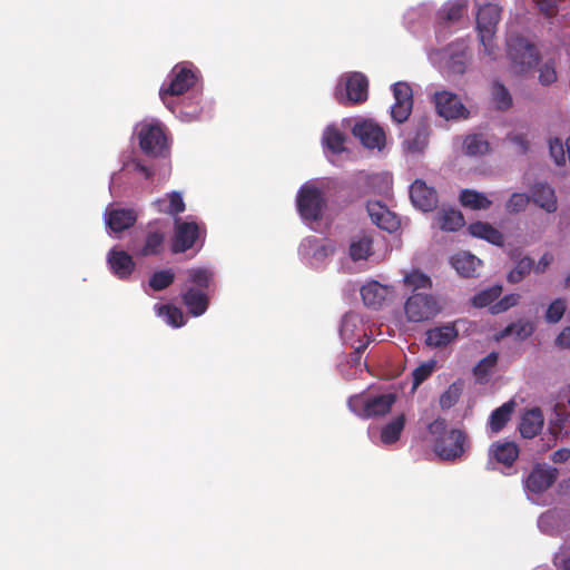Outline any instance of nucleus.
<instances>
[{
    "label": "nucleus",
    "mask_w": 570,
    "mask_h": 570,
    "mask_svg": "<svg viewBox=\"0 0 570 570\" xmlns=\"http://www.w3.org/2000/svg\"><path fill=\"white\" fill-rule=\"evenodd\" d=\"M570 458V450L569 449H559L556 451L552 455L553 462H566Z\"/></svg>",
    "instance_id": "64"
},
{
    "label": "nucleus",
    "mask_w": 570,
    "mask_h": 570,
    "mask_svg": "<svg viewBox=\"0 0 570 570\" xmlns=\"http://www.w3.org/2000/svg\"><path fill=\"white\" fill-rule=\"evenodd\" d=\"M470 448L469 436L461 429H451L446 434L438 436L434 442V452L445 461L460 460Z\"/></svg>",
    "instance_id": "3"
},
{
    "label": "nucleus",
    "mask_w": 570,
    "mask_h": 570,
    "mask_svg": "<svg viewBox=\"0 0 570 570\" xmlns=\"http://www.w3.org/2000/svg\"><path fill=\"white\" fill-rule=\"evenodd\" d=\"M530 203V196L525 193H513L505 203V210L509 214L523 212Z\"/></svg>",
    "instance_id": "48"
},
{
    "label": "nucleus",
    "mask_w": 570,
    "mask_h": 570,
    "mask_svg": "<svg viewBox=\"0 0 570 570\" xmlns=\"http://www.w3.org/2000/svg\"><path fill=\"white\" fill-rule=\"evenodd\" d=\"M452 266L463 277H474L482 262L474 255L462 252L451 259Z\"/></svg>",
    "instance_id": "26"
},
{
    "label": "nucleus",
    "mask_w": 570,
    "mask_h": 570,
    "mask_svg": "<svg viewBox=\"0 0 570 570\" xmlns=\"http://www.w3.org/2000/svg\"><path fill=\"white\" fill-rule=\"evenodd\" d=\"M170 82L168 87L160 88L159 95L163 102L171 109L170 97L180 96L196 85L197 73L191 65L178 63L170 73Z\"/></svg>",
    "instance_id": "4"
},
{
    "label": "nucleus",
    "mask_w": 570,
    "mask_h": 570,
    "mask_svg": "<svg viewBox=\"0 0 570 570\" xmlns=\"http://www.w3.org/2000/svg\"><path fill=\"white\" fill-rule=\"evenodd\" d=\"M436 223L442 230L456 232L464 226L462 213L454 208H442L436 215Z\"/></svg>",
    "instance_id": "28"
},
{
    "label": "nucleus",
    "mask_w": 570,
    "mask_h": 570,
    "mask_svg": "<svg viewBox=\"0 0 570 570\" xmlns=\"http://www.w3.org/2000/svg\"><path fill=\"white\" fill-rule=\"evenodd\" d=\"M535 327L532 322L525 320H519L514 323L509 324L501 333L502 336L515 335L520 340L530 337Z\"/></svg>",
    "instance_id": "37"
},
{
    "label": "nucleus",
    "mask_w": 570,
    "mask_h": 570,
    "mask_svg": "<svg viewBox=\"0 0 570 570\" xmlns=\"http://www.w3.org/2000/svg\"><path fill=\"white\" fill-rule=\"evenodd\" d=\"M445 429H446V421H445V419H442V417H438L436 420H434L433 422H431L428 425V431L432 435L442 436V435L446 434Z\"/></svg>",
    "instance_id": "58"
},
{
    "label": "nucleus",
    "mask_w": 570,
    "mask_h": 570,
    "mask_svg": "<svg viewBox=\"0 0 570 570\" xmlns=\"http://www.w3.org/2000/svg\"><path fill=\"white\" fill-rule=\"evenodd\" d=\"M519 294H509L503 296L500 301L491 305L490 309L492 314H500L508 311L510 307L515 306L519 303Z\"/></svg>",
    "instance_id": "52"
},
{
    "label": "nucleus",
    "mask_w": 570,
    "mask_h": 570,
    "mask_svg": "<svg viewBox=\"0 0 570 570\" xmlns=\"http://www.w3.org/2000/svg\"><path fill=\"white\" fill-rule=\"evenodd\" d=\"M556 345L561 348L570 347V327H564L556 338Z\"/></svg>",
    "instance_id": "60"
},
{
    "label": "nucleus",
    "mask_w": 570,
    "mask_h": 570,
    "mask_svg": "<svg viewBox=\"0 0 570 570\" xmlns=\"http://www.w3.org/2000/svg\"><path fill=\"white\" fill-rule=\"evenodd\" d=\"M175 279V274L171 269H161L155 272L149 278V286L154 291H163L169 287Z\"/></svg>",
    "instance_id": "45"
},
{
    "label": "nucleus",
    "mask_w": 570,
    "mask_h": 570,
    "mask_svg": "<svg viewBox=\"0 0 570 570\" xmlns=\"http://www.w3.org/2000/svg\"><path fill=\"white\" fill-rule=\"evenodd\" d=\"M468 229H469V233L474 237L485 239L489 243L497 245V246L503 245V242H504L503 234L499 229H497L492 225H490L489 223H484V222L472 223V224H470Z\"/></svg>",
    "instance_id": "27"
},
{
    "label": "nucleus",
    "mask_w": 570,
    "mask_h": 570,
    "mask_svg": "<svg viewBox=\"0 0 570 570\" xmlns=\"http://www.w3.org/2000/svg\"><path fill=\"white\" fill-rule=\"evenodd\" d=\"M433 101L438 114L446 120L465 118L469 115L461 99L453 92L445 90L435 92Z\"/></svg>",
    "instance_id": "13"
},
{
    "label": "nucleus",
    "mask_w": 570,
    "mask_h": 570,
    "mask_svg": "<svg viewBox=\"0 0 570 570\" xmlns=\"http://www.w3.org/2000/svg\"><path fill=\"white\" fill-rule=\"evenodd\" d=\"M511 141L514 142L520 148V153L525 154L528 151L529 142L522 135L512 136Z\"/></svg>",
    "instance_id": "63"
},
{
    "label": "nucleus",
    "mask_w": 570,
    "mask_h": 570,
    "mask_svg": "<svg viewBox=\"0 0 570 570\" xmlns=\"http://www.w3.org/2000/svg\"><path fill=\"white\" fill-rule=\"evenodd\" d=\"M550 155L558 166L566 163V150L560 139L554 138L549 141Z\"/></svg>",
    "instance_id": "54"
},
{
    "label": "nucleus",
    "mask_w": 570,
    "mask_h": 570,
    "mask_svg": "<svg viewBox=\"0 0 570 570\" xmlns=\"http://www.w3.org/2000/svg\"><path fill=\"white\" fill-rule=\"evenodd\" d=\"M556 80H557V73H556L553 66H551L549 63H544L540 69L539 81L542 85L548 86V85H551L552 82H554Z\"/></svg>",
    "instance_id": "56"
},
{
    "label": "nucleus",
    "mask_w": 570,
    "mask_h": 570,
    "mask_svg": "<svg viewBox=\"0 0 570 570\" xmlns=\"http://www.w3.org/2000/svg\"><path fill=\"white\" fill-rule=\"evenodd\" d=\"M367 346L366 343H362L357 347H355V351L351 353L350 355H343L342 360L337 364V370L341 373V375L346 380H352L357 376L360 372H362V366H366L365 364H362L361 357L362 353Z\"/></svg>",
    "instance_id": "18"
},
{
    "label": "nucleus",
    "mask_w": 570,
    "mask_h": 570,
    "mask_svg": "<svg viewBox=\"0 0 570 570\" xmlns=\"http://www.w3.org/2000/svg\"><path fill=\"white\" fill-rule=\"evenodd\" d=\"M324 145L334 154L344 151L345 135L336 127L330 126L323 134Z\"/></svg>",
    "instance_id": "35"
},
{
    "label": "nucleus",
    "mask_w": 570,
    "mask_h": 570,
    "mask_svg": "<svg viewBox=\"0 0 570 570\" xmlns=\"http://www.w3.org/2000/svg\"><path fill=\"white\" fill-rule=\"evenodd\" d=\"M137 214L134 209L116 208L107 214V225L114 233H121L135 225Z\"/></svg>",
    "instance_id": "23"
},
{
    "label": "nucleus",
    "mask_w": 570,
    "mask_h": 570,
    "mask_svg": "<svg viewBox=\"0 0 570 570\" xmlns=\"http://www.w3.org/2000/svg\"><path fill=\"white\" fill-rule=\"evenodd\" d=\"M188 282L197 286V289H208L214 281V273L205 267L190 268L187 271Z\"/></svg>",
    "instance_id": "36"
},
{
    "label": "nucleus",
    "mask_w": 570,
    "mask_h": 570,
    "mask_svg": "<svg viewBox=\"0 0 570 570\" xmlns=\"http://www.w3.org/2000/svg\"><path fill=\"white\" fill-rule=\"evenodd\" d=\"M508 56L519 73L535 67L540 59L535 46L522 37H512L508 40Z\"/></svg>",
    "instance_id": "6"
},
{
    "label": "nucleus",
    "mask_w": 570,
    "mask_h": 570,
    "mask_svg": "<svg viewBox=\"0 0 570 570\" xmlns=\"http://www.w3.org/2000/svg\"><path fill=\"white\" fill-rule=\"evenodd\" d=\"M514 407L515 402L509 401L491 413L488 425L492 433H499L507 425L511 420Z\"/></svg>",
    "instance_id": "29"
},
{
    "label": "nucleus",
    "mask_w": 570,
    "mask_h": 570,
    "mask_svg": "<svg viewBox=\"0 0 570 570\" xmlns=\"http://www.w3.org/2000/svg\"><path fill=\"white\" fill-rule=\"evenodd\" d=\"M492 99L499 110H508L512 106V97L500 81H495L492 86Z\"/></svg>",
    "instance_id": "40"
},
{
    "label": "nucleus",
    "mask_w": 570,
    "mask_h": 570,
    "mask_svg": "<svg viewBox=\"0 0 570 570\" xmlns=\"http://www.w3.org/2000/svg\"><path fill=\"white\" fill-rule=\"evenodd\" d=\"M167 199H168V206L161 207L160 213L167 214L170 216H177L180 213L185 212L186 206H185V203H184V199H183L180 193L171 191V193L167 194Z\"/></svg>",
    "instance_id": "47"
},
{
    "label": "nucleus",
    "mask_w": 570,
    "mask_h": 570,
    "mask_svg": "<svg viewBox=\"0 0 570 570\" xmlns=\"http://www.w3.org/2000/svg\"><path fill=\"white\" fill-rule=\"evenodd\" d=\"M200 236V229L195 222H181L175 218V230L171 238L170 249L174 254L185 253L193 248Z\"/></svg>",
    "instance_id": "9"
},
{
    "label": "nucleus",
    "mask_w": 570,
    "mask_h": 570,
    "mask_svg": "<svg viewBox=\"0 0 570 570\" xmlns=\"http://www.w3.org/2000/svg\"><path fill=\"white\" fill-rule=\"evenodd\" d=\"M165 242V233L157 230H149L146 235L145 244L139 254L141 256L159 255L163 252Z\"/></svg>",
    "instance_id": "33"
},
{
    "label": "nucleus",
    "mask_w": 570,
    "mask_h": 570,
    "mask_svg": "<svg viewBox=\"0 0 570 570\" xmlns=\"http://www.w3.org/2000/svg\"><path fill=\"white\" fill-rule=\"evenodd\" d=\"M395 102L413 105V92L409 83L400 81L393 85Z\"/></svg>",
    "instance_id": "51"
},
{
    "label": "nucleus",
    "mask_w": 570,
    "mask_h": 570,
    "mask_svg": "<svg viewBox=\"0 0 570 570\" xmlns=\"http://www.w3.org/2000/svg\"><path fill=\"white\" fill-rule=\"evenodd\" d=\"M346 95L340 96L338 90L336 91V98L344 105H358L367 100L368 98V80L361 72H353L346 77L345 80Z\"/></svg>",
    "instance_id": "10"
},
{
    "label": "nucleus",
    "mask_w": 570,
    "mask_h": 570,
    "mask_svg": "<svg viewBox=\"0 0 570 570\" xmlns=\"http://www.w3.org/2000/svg\"><path fill=\"white\" fill-rule=\"evenodd\" d=\"M158 315L165 317L166 323L180 327L185 324V317L180 308L171 305H161L158 308Z\"/></svg>",
    "instance_id": "44"
},
{
    "label": "nucleus",
    "mask_w": 570,
    "mask_h": 570,
    "mask_svg": "<svg viewBox=\"0 0 570 570\" xmlns=\"http://www.w3.org/2000/svg\"><path fill=\"white\" fill-rule=\"evenodd\" d=\"M390 294V288L376 281L370 282L361 288V296L364 304L374 309L380 308Z\"/></svg>",
    "instance_id": "20"
},
{
    "label": "nucleus",
    "mask_w": 570,
    "mask_h": 570,
    "mask_svg": "<svg viewBox=\"0 0 570 570\" xmlns=\"http://www.w3.org/2000/svg\"><path fill=\"white\" fill-rule=\"evenodd\" d=\"M180 115H181V118L186 121H193V120H196L198 119L199 115H200V108L198 107H195L194 110L191 111H188L186 110V107H183V109L180 110Z\"/></svg>",
    "instance_id": "62"
},
{
    "label": "nucleus",
    "mask_w": 570,
    "mask_h": 570,
    "mask_svg": "<svg viewBox=\"0 0 570 570\" xmlns=\"http://www.w3.org/2000/svg\"><path fill=\"white\" fill-rule=\"evenodd\" d=\"M558 475V469L549 465L535 464L524 480V487L531 493L541 494L556 482Z\"/></svg>",
    "instance_id": "11"
},
{
    "label": "nucleus",
    "mask_w": 570,
    "mask_h": 570,
    "mask_svg": "<svg viewBox=\"0 0 570 570\" xmlns=\"http://www.w3.org/2000/svg\"><path fill=\"white\" fill-rule=\"evenodd\" d=\"M459 200L463 207L472 210L489 209L492 205L485 194L468 188L461 190Z\"/></svg>",
    "instance_id": "30"
},
{
    "label": "nucleus",
    "mask_w": 570,
    "mask_h": 570,
    "mask_svg": "<svg viewBox=\"0 0 570 570\" xmlns=\"http://www.w3.org/2000/svg\"><path fill=\"white\" fill-rule=\"evenodd\" d=\"M404 283L413 288V293H416L419 289H429L432 287L431 278L420 271H413L406 274Z\"/></svg>",
    "instance_id": "43"
},
{
    "label": "nucleus",
    "mask_w": 570,
    "mask_h": 570,
    "mask_svg": "<svg viewBox=\"0 0 570 570\" xmlns=\"http://www.w3.org/2000/svg\"><path fill=\"white\" fill-rule=\"evenodd\" d=\"M108 264L119 278H128L135 269L132 257L125 250L111 249L108 253Z\"/></svg>",
    "instance_id": "21"
},
{
    "label": "nucleus",
    "mask_w": 570,
    "mask_h": 570,
    "mask_svg": "<svg viewBox=\"0 0 570 570\" xmlns=\"http://www.w3.org/2000/svg\"><path fill=\"white\" fill-rule=\"evenodd\" d=\"M501 11L502 8L499 4L485 3L476 12V29L480 41L489 55L492 53V39L501 19Z\"/></svg>",
    "instance_id": "7"
},
{
    "label": "nucleus",
    "mask_w": 570,
    "mask_h": 570,
    "mask_svg": "<svg viewBox=\"0 0 570 570\" xmlns=\"http://www.w3.org/2000/svg\"><path fill=\"white\" fill-rule=\"evenodd\" d=\"M567 301L564 298L559 297L553 299L546 311L544 320L550 324L560 322L567 312Z\"/></svg>",
    "instance_id": "41"
},
{
    "label": "nucleus",
    "mask_w": 570,
    "mask_h": 570,
    "mask_svg": "<svg viewBox=\"0 0 570 570\" xmlns=\"http://www.w3.org/2000/svg\"><path fill=\"white\" fill-rule=\"evenodd\" d=\"M499 355L495 352H491L485 357L480 360L473 368V374L478 382L482 383L488 381L489 375L494 370L498 363Z\"/></svg>",
    "instance_id": "34"
},
{
    "label": "nucleus",
    "mask_w": 570,
    "mask_h": 570,
    "mask_svg": "<svg viewBox=\"0 0 570 570\" xmlns=\"http://www.w3.org/2000/svg\"><path fill=\"white\" fill-rule=\"evenodd\" d=\"M539 7L540 11L547 17L551 18L557 13L558 0H533Z\"/></svg>",
    "instance_id": "57"
},
{
    "label": "nucleus",
    "mask_w": 570,
    "mask_h": 570,
    "mask_svg": "<svg viewBox=\"0 0 570 570\" xmlns=\"http://www.w3.org/2000/svg\"><path fill=\"white\" fill-rule=\"evenodd\" d=\"M410 198L412 204L422 212H432L439 203L435 188L428 186L422 179H416L412 183Z\"/></svg>",
    "instance_id": "15"
},
{
    "label": "nucleus",
    "mask_w": 570,
    "mask_h": 570,
    "mask_svg": "<svg viewBox=\"0 0 570 570\" xmlns=\"http://www.w3.org/2000/svg\"><path fill=\"white\" fill-rule=\"evenodd\" d=\"M366 210L373 224L389 233L396 232L401 225L400 218L384 204L377 200H370Z\"/></svg>",
    "instance_id": "14"
},
{
    "label": "nucleus",
    "mask_w": 570,
    "mask_h": 570,
    "mask_svg": "<svg viewBox=\"0 0 570 570\" xmlns=\"http://www.w3.org/2000/svg\"><path fill=\"white\" fill-rule=\"evenodd\" d=\"M543 423L542 411L539 407H534L522 415L519 431L524 439H533L541 432Z\"/></svg>",
    "instance_id": "22"
},
{
    "label": "nucleus",
    "mask_w": 570,
    "mask_h": 570,
    "mask_svg": "<svg viewBox=\"0 0 570 570\" xmlns=\"http://www.w3.org/2000/svg\"><path fill=\"white\" fill-rule=\"evenodd\" d=\"M372 240L368 237H361L350 245V256L353 261L366 259L371 254Z\"/></svg>",
    "instance_id": "42"
},
{
    "label": "nucleus",
    "mask_w": 570,
    "mask_h": 570,
    "mask_svg": "<svg viewBox=\"0 0 570 570\" xmlns=\"http://www.w3.org/2000/svg\"><path fill=\"white\" fill-rule=\"evenodd\" d=\"M405 316L410 322H424L435 317L441 312L436 298L425 292L412 293L404 303Z\"/></svg>",
    "instance_id": "5"
},
{
    "label": "nucleus",
    "mask_w": 570,
    "mask_h": 570,
    "mask_svg": "<svg viewBox=\"0 0 570 570\" xmlns=\"http://www.w3.org/2000/svg\"><path fill=\"white\" fill-rule=\"evenodd\" d=\"M519 453V446L513 441H497L489 448V458L505 468H511L514 464Z\"/></svg>",
    "instance_id": "16"
},
{
    "label": "nucleus",
    "mask_w": 570,
    "mask_h": 570,
    "mask_svg": "<svg viewBox=\"0 0 570 570\" xmlns=\"http://www.w3.org/2000/svg\"><path fill=\"white\" fill-rule=\"evenodd\" d=\"M532 267L533 261L530 257H523L508 274V281L512 284L521 282L531 272Z\"/></svg>",
    "instance_id": "46"
},
{
    "label": "nucleus",
    "mask_w": 570,
    "mask_h": 570,
    "mask_svg": "<svg viewBox=\"0 0 570 570\" xmlns=\"http://www.w3.org/2000/svg\"><path fill=\"white\" fill-rule=\"evenodd\" d=\"M530 200L547 213H554L558 208L554 189L546 184H534L530 190Z\"/></svg>",
    "instance_id": "17"
},
{
    "label": "nucleus",
    "mask_w": 570,
    "mask_h": 570,
    "mask_svg": "<svg viewBox=\"0 0 570 570\" xmlns=\"http://www.w3.org/2000/svg\"><path fill=\"white\" fill-rule=\"evenodd\" d=\"M413 105L394 102L391 108L392 119L399 124L406 121L412 112Z\"/></svg>",
    "instance_id": "53"
},
{
    "label": "nucleus",
    "mask_w": 570,
    "mask_h": 570,
    "mask_svg": "<svg viewBox=\"0 0 570 570\" xmlns=\"http://www.w3.org/2000/svg\"><path fill=\"white\" fill-rule=\"evenodd\" d=\"M340 335L344 342L365 336V327L362 318L355 313H346L341 321Z\"/></svg>",
    "instance_id": "24"
},
{
    "label": "nucleus",
    "mask_w": 570,
    "mask_h": 570,
    "mask_svg": "<svg viewBox=\"0 0 570 570\" xmlns=\"http://www.w3.org/2000/svg\"><path fill=\"white\" fill-rule=\"evenodd\" d=\"M460 394H441L440 406L442 410H449L454 406L459 401Z\"/></svg>",
    "instance_id": "59"
},
{
    "label": "nucleus",
    "mask_w": 570,
    "mask_h": 570,
    "mask_svg": "<svg viewBox=\"0 0 570 570\" xmlns=\"http://www.w3.org/2000/svg\"><path fill=\"white\" fill-rule=\"evenodd\" d=\"M466 53L464 50L460 55L453 53L450 57L449 68L454 73H463L465 71Z\"/></svg>",
    "instance_id": "55"
},
{
    "label": "nucleus",
    "mask_w": 570,
    "mask_h": 570,
    "mask_svg": "<svg viewBox=\"0 0 570 570\" xmlns=\"http://www.w3.org/2000/svg\"><path fill=\"white\" fill-rule=\"evenodd\" d=\"M466 9V0H455L453 2L446 3L439 11V18L443 22H456L465 14Z\"/></svg>",
    "instance_id": "32"
},
{
    "label": "nucleus",
    "mask_w": 570,
    "mask_h": 570,
    "mask_svg": "<svg viewBox=\"0 0 570 570\" xmlns=\"http://www.w3.org/2000/svg\"><path fill=\"white\" fill-rule=\"evenodd\" d=\"M352 134L366 148L381 150L385 146L386 137L383 128L372 120L356 122L352 128Z\"/></svg>",
    "instance_id": "12"
},
{
    "label": "nucleus",
    "mask_w": 570,
    "mask_h": 570,
    "mask_svg": "<svg viewBox=\"0 0 570 570\" xmlns=\"http://www.w3.org/2000/svg\"><path fill=\"white\" fill-rule=\"evenodd\" d=\"M296 207L302 219L317 222L326 207V198L320 188L305 184L297 193Z\"/></svg>",
    "instance_id": "2"
},
{
    "label": "nucleus",
    "mask_w": 570,
    "mask_h": 570,
    "mask_svg": "<svg viewBox=\"0 0 570 570\" xmlns=\"http://www.w3.org/2000/svg\"><path fill=\"white\" fill-rule=\"evenodd\" d=\"M458 337V330L453 324H448L426 331L425 343L433 347H443Z\"/></svg>",
    "instance_id": "25"
},
{
    "label": "nucleus",
    "mask_w": 570,
    "mask_h": 570,
    "mask_svg": "<svg viewBox=\"0 0 570 570\" xmlns=\"http://www.w3.org/2000/svg\"><path fill=\"white\" fill-rule=\"evenodd\" d=\"M463 148L466 155H483L489 150V142L482 135H469L464 139Z\"/></svg>",
    "instance_id": "39"
},
{
    "label": "nucleus",
    "mask_w": 570,
    "mask_h": 570,
    "mask_svg": "<svg viewBox=\"0 0 570 570\" xmlns=\"http://www.w3.org/2000/svg\"><path fill=\"white\" fill-rule=\"evenodd\" d=\"M396 394H353L347 401L352 412L362 419L382 416L390 412Z\"/></svg>",
    "instance_id": "1"
},
{
    "label": "nucleus",
    "mask_w": 570,
    "mask_h": 570,
    "mask_svg": "<svg viewBox=\"0 0 570 570\" xmlns=\"http://www.w3.org/2000/svg\"><path fill=\"white\" fill-rule=\"evenodd\" d=\"M308 246L313 249L312 256L316 261H323L327 256L332 255L335 250V247L330 243H322L318 239H308Z\"/></svg>",
    "instance_id": "50"
},
{
    "label": "nucleus",
    "mask_w": 570,
    "mask_h": 570,
    "mask_svg": "<svg viewBox=\"0 0 570 570\" xmlns=\"http://www.w3.org/2000/svg\"><path fill=\"white\" fill-rule=\"evenodd\" d=\"M181 301L193 316L203 315L209 305L208 295L196 287H188L181 293Z\"/></svg>",
    "instance_id": "19"
},
{
    "label": "nucleus",
    "mask_w": 570,
    "mask_h": 570,
    "mask_svg": "<svg viewBox=\"0 0 570 570\" xmlns=\"http://www.w3.org/2000/svg\"><path fill=\"white\" fill-rule=\"evenodd\" d=\"M405 426V415L400 414L394 420L385 424L381 430V441L384 444H393L401 438V433Z\"/></svg>",
    "instance_id": "31"
},
{
    "label": "nucleus",
    "mask_w": 570,
    "mask_h": 570,
    "mask_svg": "<svg viewBox=\"0 0 570 570\" xmlns=\"http://www.w3.org/2000/svg\"><path fill=\"white\" fill-rule=\"evenodd\" d=\"M553 262V256L552 254L550 253H544L540 261H539V264L537 265L535 267V273H543L549 266L550 264Z\"/></svg>",
    "instance_id": "61"
},
{
    "label": "nucleus",
    "mask_w": 570,
    "mask_h": 570,
    "mask_svg": "<svg viewBox=\"0 0 570 570\" xmlns=\"http://www.w3.org/2000/svg\"><path fill=\"white\" fill-rule=\"evenodd\" d=\"M138 138L141 150L148 156H160L168 148L165 128L159 122L142 125Z\"/></svg>",
    "instance_id": "8"
},
{
    "label": "nucleus",
    "mask_w": 570,
    "mask_h": 570,
    "mask_svg": "<svg viewBox=\"0 0 570 570\" xmlns=\"http://www.w3.org/2000/svg\"><path fill=\"white\" fill-rule=\"evenodd\" d=\"M434 367H435V362L429 361V362H425V363L419 365L412 372L413 384H412L411 392H414L422 382H424L428 377L431 376V374L434 371Z\"/></svg>",
    "instance_id": "49"
},
{
    "label": "nucleus",
    "mask_w": 570,
    "mask_h": 570,
    "mask_svg": "<svg viewBox=\"0 0 570 570\" xmlns=\"http://www.w3.org/2000/svg\"><path fill=\"white\" fill-rule=\"evenodd\" d=\"M501 293H502V286L493 285V286L475 294L472 297V305L474 307H479V308L489 306L499 298Z\"/></svg>",
    "instance_id": "38"
}]
</instances>
